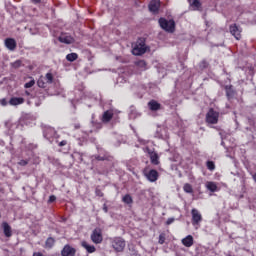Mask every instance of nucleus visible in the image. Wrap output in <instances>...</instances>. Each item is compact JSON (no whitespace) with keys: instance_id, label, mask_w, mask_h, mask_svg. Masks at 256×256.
<instances>
[{"instance_id":"9","label":"nucleus","mask_w":256,"mask_h":256,"mask_svg":"<svg viewBox=\"0 0 256 256\" xmlns=\"http://www.w3.org/2000/svg\"><path fill=\"white\" fill-rule=\"evenodd\" d=\"M58 41H60V43H65L66 45H71V43H75V39L69 34H61L58 37Z\"/></svg>"},{"instance_id":"41","label":"nucleus","mask_w":256,"mask_h":256,"mask_svg":"<svg viewBox=\"0 0 256 256\" xmlns=\"http://www.w3.org/2000/svg\"><path fill=\"white\" fill-rule=\"evenodd\" d=\"M96 159L98 161H105V159H107V156H97Z\"/></svg>"},{"instance_id":"39","label":"nucleus","mask_w":256,"mask_h":256,"mask_svg":"<svg viewBox=\"0 0 256 256\" xmlns=\"http://www.w3.org/2000/svg\"><path fill=\"white\" fill-rule=\"evenodd\" d=\"M54 201H57V197H55V195H51L48 199V203H54Z\"/></svg>"},{"instance_id":"28","label":"nucleus","mask_w":256,"mask_h":256,"mask_svg":"<svg viewBox=\"0 0 256 256\" xmlns=\"http://www.w3.org/2000/svg\"><path fill=\"white\" fill-rule=\"evenodd\" d=\"M122 201L123 203H126V205H131L133 203V197H131L129 194H126L123 196Z\"/></svg>"},{"instance_id":"46","label":"nucleus","mask_w":256,"mask_h":256,"mask_svg":"<svg viewBox=\"0 0 256 256\" xmlns=\"http://www.w3.org/2000/svg\"><path fill=\"white\" fill-rule=\"evenodd\" d=\"M79 127H80L79 124L75 125V129H79Z\"/></svg>"},{"instance_id":"43","label":"nucleus","mask_w":256,"mask_h":256,"mask_svg":"<svg viewBox=\"0 0 256 256\" xmlns=\"http://www.w3.org/2000/svg\"><path fill=\"white\" fill-rule=\"evenodd\" d=\"M103 211L104 213H108L109 209L107 208V204L103 205Z\"/></svg>"},{"instance_id":"1","label":"nucleus","mask_w":256,"mask_h":256,"mask_svg":"<svg viewBox=\"0 0 256 256\" xmlns=\"http://www.w3.org/2000/svg\"><path fill=\"white\" fill-rule=\"evenodd\" d=\"M110 243L116 253H121L125 249V240L121 237L110 238Z\"/></svg>"},{"instance_id":"3","label":"nucleus","mask_w":256,"mask_h":256,"mask_svg":"<svg viewBox=\"0 0 256 256\" xmlns=\"http://www.w3.org/2000/svg\"><path fill=\"white\" fill-rule=\"evenodd\" d=\"M159 25L164 31L168 33H173L175 31V21L174 20H167L165 18L159 19Z\"/></svg>"},{"instance_id":"35","label":"nucleus","mask_w":256,"mask_h":256,"mask_svg":"<svg viewBox=\"0 0 256 256\" xmlns=\"http://www.w3.org/2000/svg\"><path fill=\"white\" fill-rule=\"evenodd\" d=\"M158 243L160 245H163V243H165V233H162V234L159 235Z\"/></svg>"},{"instance_id":"45","label":"nucleus","mask_w":256,"mask_h":256,"mask_svg":"<svg viewBox=\"0 0 256 256\" xmlns=\"http://www.w3.org/2000/svg\"><path fill=\"white\" fill-rule=\"evenodd\" d=\"M34 5H37L38 3H41V0H31Z\"/></svg>"},{"instance_id":"36","label":"nucleus","mask_w":256,"mask_h":256,"mask_svg":"<svg viewBox=\"0 0 256 256\" xmlns=\"http://www.w3.org/2000/svg\"><path fill=\"white\" fill-rule=\"evenodd\" d=\"M18 165H20L21 167H25V166L29 165V160H20L18 162Z\"/></svg>"},{"instance_id":"18","label":"nucleus","mask_w":256,"mask_h":256,"mask_svg":"<svg viewBox=\"0 0 256 256\" xmlns=\"http://www.w3.org/2000/svg\"><path fill=\"white\" fill-rule=\"evenodd\" d=\"M206 189L210 191L211 193H216V191H219V187L217 186V182L208 181L205 184Z\"/></svg>"},{"instance_id":"42","label":"nucleus","mask_w":256,"mask_h":256,"mask_svg":"<svg viewBox=\"0 0 256 256\" xmlns=\"http://www.w3.org/2000/svg\"><path fill=\"white\" fill-rule=\"evenodd\" d=\"M67 145V140H63L59 143V147H65Z\"/></svg>"},{"instance_id":"8","label":"nucleus","mask_w":256,"mask_h":256,"mask_svg":"<svg viewBox=\"0 0 256 256\" xmlns=\"http://www.w3.org/2000/svg\"><path fill=\"white\" fill-rule=\"evenodd\" d=\"M75 253L77 250L69 244H66L61 251L62 256H75Z\"/></svg>"},{"instance_id":"14","label":"nucleus","mask_w":256,"mask_h":256,"mask_svg":"<svg viewBox=\"0 0 256 256\" xmlns=\"http://www.w3.org/2000/svg\"><path fill=\"white\" fill-rule=\"evenodd\" d=\"M5 47H7L9 51H15V49H17V41L13 38H7L5 40Z\"/></svg>"},{"instance_id":"25","label":"nucleus","mask_w":256,"mask_h":256,"mask_svg":"<svg viewBox=\"0 0 256 256\" xmlns=\"http://www.w3.org/2000/svg\"><path fill=\"white\" fill-rule=\"evenodd\" d=\"M189 4L193 7L194 11L201 9V2L199 0H189Z\"/></svg>"},{"instance_id":"20","label":"nucleus","mask_w":256,"mask_h":256,"mask_svg":"<svg viewBox=\"0 0 256 256\" xmlns=\"http://www.w3.org/2000/svg\"><path fill=\"white\" fill-rule=\"evenodd\" d=\"M194 239L191 235L186 236L182 239V245L184 247H193Z\"/></svg>"},{"instance_id":"10","label":"nucleus","mask_w":256,"mask_h":256,"mask_svg":"<svg viewBox=\"0 0 256 256\" xmlns=\"http://www.w3.org/2000/svg\"><path fill=\"white\" fill-rule=\"evenodd\" d=\"M135 69H137L138 73L143 71H147L149 67L147 66V62L145 60H137L135 63Z\"/></svg>"},{"instance_id":"27","label":"nucleus","mask_w":256,"mask_h":256,"mask_svg":"<svg viewBox=\"0 0 256 256\" xmlns=\"http://www.w3.org/2000/svg\"><path fill=\"white\" fill-rule=\"evenodd\" d=\"M79 58V55L77 53H70L66 56L67 61H70V63H73V61H77Z\"/></svg>"},{"instance_id":"19","label":"nucleus","mask_w":256,"mask_h":256,"mask_svg":"<svg viewBox=\"0 0 256 256\" xmlns=\"http://www.w3.org/2000/svg\"><path fill=\"white\" fill-rule=\"evenodd\" d=\"M111 119H113V111H111V110L105 111L102 115V122L109 123V121H111Z\"/></svg>"},{"instance_id":"4","label":"nucleus","mask_w":256,"mask_h":256,"mask_svg":"<svg viewBox=\"0 0 256 256\" xmlns=\"http://www.w3.org/2000/svg\"><path fill=\"white\" fill-rule=\"evenodd\" d=\"M191 216H192V225L193 227H201V222L203 221V215H201V212L197 210L196 208H193L191 210Z\"/></svg>"},{"instance_id":"16","label":"nucleus","mask_w":256,"mask_h":256,"mask_svg":"<svg viewBox=\"0 0 256 256\" xmlns=\"http://www.w3.org/2000/svg\"><path fill=\"white\" fill-rule=\"evenodd\" d=\"M8 103H9V105H12L13 107H17V105H23V103H25V98L12 97Z\"/></svg>"},{"instance_id":"15","label":"nucleus","mask_w":256,"mask_h":256,"mask_svg":"<svg viewBox=\"0 0 256 256\" xmlns=\"http://www.w3.org/2000/svg\"><path fill=\"white\" fill-rule=\"evenodd\" d=\"M149 11H151V13H157L159 11V7H161V3L159 2V0H152L149 3Z\"/></svg>"},{"instance_id":"49","label":"nucleus","mask_w":256,"mask_h":256,"mask_svg":"<svg viewBox=\"0 0 256 256\" xmlns=\"http://www.w3.org/2000/svg\"><path fill=\"white\" fill-rule=\"evenodd\" d=\"M0 218H1V214H0Z\"/></svg>"},{"instance_id":"5","label":"nucleus","mask_w":256,"mask_h":256,"mask_svg":"<svg viewBox=\"0 0 256 256\" xmlns=\"http://www.w3.org/2000/svg\"><path fill=\"white\" fill-rule=\"evenodd\" d=\"M90 239L92 243H95V245L103 243V231L101 228H95L91 233Z\"/></svg>"},{"instance_id":"38","label":"nucleus","mask_w":256,"mask_h":256,"mask_svg":"<svg viewBox=\"0 0 256 256\" xmlns=\"http://www.w3.org/2000/svg\"><path fill=\"white\" fill-rule=\"evenodd\" d=\"M95 194L97 195V197H103V192L99 188H96Z\"/></svg>"},{"instance_id":"40","label":"nucleus","mask_w":256,"mask_h":256,"mask_svg":"<svg viewBox=\"0 0 256 256\" xmlns=\"http://www.w3.org/2000/svg\"><path fill=\"white\" fill-rule=\"evenodd\" d=\"M174 222H175V218H168V220L166 221V225H171Z\"/></svg>"},{"instance_id":"47","label":"nucleus","mask_w":256,"mask_h":256,"mask_svg":"<svg viewBox=\"0 0 256 256\" xmlns=\"http://www.w3.org/2000/svg\"><path fill=\"white\" fill-rule=\"evenodd\" d=\"M26 95H29V92H28V91H26Z\"/></svg>"},{"instance_id":"30","label":"nucleus","mask_w":256,"mask_h":256,"mask_svg":"<svg viewBox=\"0 0 256 256\" xmlns=\"http://www.w3.org/2000/svg\"><path fill=\"white\" fill-rule=\"evenodd\" d=\"M183 191L185 193H193V186H191V184H189V183H186L183 186Z\"/></svg>"},{"instance_id":"32","label":"nucleus","mask_w":256,"mask_h":256,"mask_svg":"<svg viewBox=\"0 0 256 256\" xmlns=\"http://www.w3.org/2000/svg\"><path fill=\"white\" fill-rule=\"evenodd\" d=\"M206 167H207V169H209V171H215V162L207 161Z\"/></svg>"},{"instance_id":"44","label":"nucleus","mask_w":256,"mask_h":256,"mask_svg":"<svg viewBox=\"0 0 256 256\" xmlns=\"http://www.w3.org/2000/svg\"><path fill=\"white\" fill-rule=\"evenodd\" d=\"M201 67H203V68L207 67V61L203 60L201 62Z\"/></svg>"},{"instance_id":"11","label":"nucleus","mask_w":256,"mask_h":256,"mask_svg":"<svg viewBox=\"0 0 256 256\" xmlns=\"http://www.w3.org/2000/svg\"><path fill=\"white\" fill-rule=\"evenodd\" d=\"M155 137L157 139H167V128L157 127L156 132H155Z\"/></svg>"},{"instance_id":"22","label":"nucleus","mask_w":256,"mask_h":256,"mask_svg":"<svg viewBox=\"0 0 256 256\" xmlns=\"http://www.w3.org/2000/svg\"><path fill=\"white\" fill-rule=\"evenodd\" d=\"M81 245L84 249H86L87 253H95V251H97V249L93 245L87 243V241H83Z\"/></svg>"},{"instance_id":"2","label":"nucleus","mask_w":256,"mask_h":256,"mask_svg":"<svg viewBox=\"0 0 256 256\" xmlns=\"http://www.w3.org/2000/svg\"><path fill=\"white\" fill-rule=\"evenodd\" d=\"M205 121L208 125H217V123H219V112L215 111L213 108H210L206 113Z\"/></svg>"},{"instance_id":"37","label":"nucleus","mask_w":256,"mask_h":256,"mask_svg":"<svg viewBox=\"0 0 256 256\" xmlns=\"http://www.w3.org/2000/svg\"><path fill=\"white\" fill-rule=\"evenodd\" d=\"M0 105H2V107H7V105H9V102H7V99L3 98L0 100Z\"/></svg>"},{"instance_id":"24","label":"nucleus","mask_w":256,"mask_h":256,"mask_svg":"<svg viewBox=\"0 0 256 256\" xmlns=\"http://www.w3.org/2000/svg\"><path fill=\"white\" fill-rule=\"evenodd\" d=\"M150 161L152 165H159V154L156 152H150Z\"/></svg>"},{"instance_id":"17","label":"nucleus","mask_w":256,"mask_h":256,"mask_svg":"<svg viewBox=\"0 0 256 256\" xmlns=\"http://www.w3.org/2000/svg\"><path fill=\"white\" fill-rule=\"evenodd\" d=\"M57 132H55V128H52V127H46L44 129V137L46 139H53V137H55Z\"/></svg>"},{"instance_id":"6","label":"nucleus","mask_w":256,"mask_h":256,"mask_svg":"<svg viewBox=\"0 0 256 256\" xmlns=\"http://www.w3.org/2000/svg\"><path fill=\"white\" fill-rule=\"evenodd\" d=\"M144 176L148 181H150V183H155V181L159 179V172H157V170L155 169H151V170L144 169Z\"/></svg>"},{"instance_id":"26","label":"nucleus","mask_w":256,"mask_h":256,"mask_svg":"<svg viewBox=\"0 0 256 256\" xmlns=\"http://www.w3.org/2000/svg\"><path fill=\"white\" fill-rule=\"evenodd\" d=\"M38 87L41 89H45L48 85L47 81L45 80L44 76H41L37 81Z\"/></svg>"},{"instance_id":"34","label":"nucleus","mask_w":256,"mask_h":256,"mask_svg":"<svg viewBox=\"0 0 256 256\" xmlns=\"http://www.w3.org/2000/svg\"><path fill=\"white\" fill-rule=\"evenodd\" d=\"M33 85H35V80H30L29 82H27L24 87L25 89H31V87H33Z\"/></svg>"},{"instance_id":"13","label":"nucleus","mask_w":256,"mask_h":256,"mask_svg":"<svg viewBox=\"0 0 256 256\" xmlns=\"http://www.w3.org/2000/svg\"><path fill=\"white\" fill-rule=\"evenodd\" d=\"M230 33L239 41L241 39V30H239V27H237V24H233L230 26Z\"/></svg>"},{"instance_id":"12","label":"nucleus","mask_w":256,"mask_h":256,"mask_svg":"<svg viewBox=\"0 0 256 256\" xmlns=\"http://www.w3.org/2000/svg\"><path fill=\"white\" fill-rule=\"evenodd\" d=\"M1 227L3 229V233H4L5 237H7L9 239V237L13 236V230L11 229V226L9 225V223L3 222L1 224Z\"/></svg>"},{"instance_id":"7","label":"nucleus","mask_w":256,"mask_h":256,"mask_svg":"<svg viewBox=\"0 0 256 256\" xmlns=\"http://www.w3.org/2000/svg\"><path fill=\"white\" fill-rule=\"evenodd\" d=\"M147 52V46H145L144 42L137 43L132 49L133 55H144Z\"/></svg>"},{"instance_id":"29","label":"nucleus","mask_w":256,"mask_h":256,"mask_svg":"<svg viewBox=\"0 0 256 256\" xmlns=\"http://www.w3.org/2000/svg\"><path fill=\"white\" fill-rule=\"evenodd\" d=\"M53 74L51 72H48L45 76H44V80H46V83H48V85H51V83H53Z\"/></svg>"},{"instance_id":"33","label":"nucleus","mask_w":256,"mask_h":256,"mask_svg":"<svg viewBox=\"0 0 256 256\" xmlns=\"http://www.w3.org/2000/svg\"><path fill=\"white\" fill-rule=\"evenodd\" d=\"M11 65H12L13 69H19V67H21V65H23V62L21 60H16Z\"/></svg>"},{"instance_id":"23","label":"nucleus","mask_w":256,"mask_h":256,"mask_svg":"<svg viewBox=\"0 0 256 256\" xmlns=\"http://www.w3.org/2000/svg\"><path fill=\"white\" fill-rule=\"evenodd\" d=\"M225 91H226V96L228 97V99H233V97L235 96V90H233V86H225Z\"/></svg>"},{"instance_id":"21","label":"nucleus","mask_w":256,"mask_h":256,"mask_svg":"<svg viewBox=\"0 0 256 256\" xmlns=\"http://www.w3.org/2000/svg\"><path fill=\"white\" fill-rule=\"evenodd\" d=\"M148 107L150 111H159V109H161V104L155 100H151L148 103Z\"/></svg>"},{"instance_id":"31","label":"nucleus","mask_w":256,"mask_h":256,"mask_svg":"<svg viewBox=\"0 0 256 256\" xmlns=\"http://www.w3.org/2000/svg\"><path fill=\"white\" fill-rule=\"evenodd\" d=\"M46 247H48V249H51V247H53L55 245V239L49 237L47 240H46V243H45Z\"/></svg>"},{"instance_id":"48","label":"nucleus","mask_w":256,"mask_h":256,"mask_svg":"<svg viewBox=\"0 0 256 256\" xmlns=\"http://www.w3.org/2000/svg\"><path fill=\"white\" fill-rule=\"evenodd\" d=\"M130 117H133V114H130Z\"/></svg>"}]
</instances>
